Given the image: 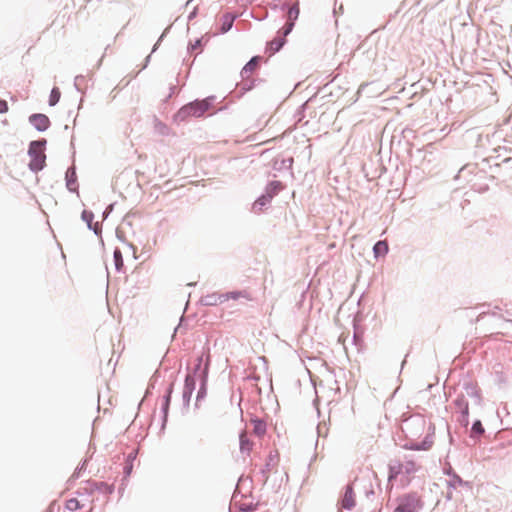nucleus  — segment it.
Listing matches in <instances>:
<instances>
[{
  "instance_id": "9b49d317",
  "label": "nucleus",
  "mask_w": 512,
  "mask_h": 512,
  "mask_svg": "<svg viewBox=\"0 0 512 512\" xmlns=\"http://www.w3.org/2000/svg\"><path fill=\"white\" fill-rule=\"evenodd\" d=\"M404 466H405V462L404 463L397 462V463L392 464L390 466V470H389V480L395 479L401 473H403Z\"/></svg>"
},
{
  "instance_id": "39448f33",
  "label": "nucleus",
  "mask_w": 512,
  "mask_h": 512,
  "mask_svg": "<svg viewBox=\"0 0 512 512\" xmlns=\"http://www.w3.org/2000/svg\"><path fill=\"white\" fill-rule=\"evenodd\" d=\"M340 505L343 509L351 510L356 505V495L352 484H349L345 488L344 495L340 501Z\"/></svg>"
},
{
  "instance_id": "b1692460",
  "label": "nucleus",
  "mask_w": 512,
  "mask_h": 512,
  "mask_svg": "<svg viewBox=\"0 0 512 512\" xmlns=\"http://www.w3.org/2000/svg\"><path fill=\"white\" fill-rule=\"evenodd\" d=\"M462 414L465 418H467L469 415V408L467 403H464L463 405Z\"/></svg>"
},
{
  "instance_id": "7ed1b4c3",
  "label": "nucleus",
  "mask_w": 512,
  "mask_h": 512,
  "mask_svg": "<svg viewBox=\"0 0 512 512\" xmlns=\"http://www.w3.org/2000/svg\"><path fill=\"white\" fill-rule=\"evenodd\" d=\"M29 156L31 158L29 167L37 172L43 169L45 165L46 155L44 153V144L39 141H33L29 147Z\"/></svg>"
},
{
  "instance_id": "9d476101",
  "label": "nucleus",
  "mask_w": 512,
  "mask_h": 512,
  "mask_svg": "<svg viewBox=\"0 0 512 512\" xmlns=\"http://www.w3.org/2000/svg\"><path fill=\"white\" fill-rule=\"evenodd\" d=\"M416 505L414 501L410 499H406L405 501H402L394 510V512H415L416 511Z\"/></svg>"
},
{
  "instance_id": "6ab92c4d",
  "label": "nucleus",
  "mask_w": 512,
  "mask_h": 512,
  "mask_svg": "<svg viewBox=\"0 0 512 512\" xmlns=\"http://www.w3.org/2000/svg\"><path fill=\"white\" fill-rule=\"evenodd\" d=\"M299 16V7L298 5H294L290 7L288 11V23H293L294 20H296Z\"/></svg>"
},
{
  "instance_id": "423d86ee",
  "label": "nucleus",
  "mask_w": 512,
  "mask_h": 512,
  "mask_svg": "<svg viewBox=\"0 0 512 512\" xmlns=\"http://www.w3.org/2000/svg\"><path fill=\"white\" fill-rule=\"evenodd\" d=\"M30 123L39 131H45L49 125V118L44 114H33L29 118Z\"/></svg>"
},
{
  "instance_id": "0eeeda50",
  "label": "nucleus",
  "mask_w": 512,
  "mask_h": 512,
  "mask_svg": "<svg viewBox=\"0 0 512 512\" xmlns=\"http://www.w3.org/2000/svg\"><path fill=\"white\" fill-rule=\"evenodd\" d=\"M201 301L208 306H216L225 303L223 293L213 292L202 297Z\"/></svg>"
},
{
  "instance_id": "f8f14e48",
  "label": "nucleus",
  "mask_w": 512,
  "mask_h": 512,
  "mask_svg": "<svg viewBox=\"0 0 512 512\" xmlns=\"http://www.w3.org/2000/svg\"><path fill=\"white\" fill-rule=\"evenodd\" d=\"M253 432L257 436H263L266 433V424L260 419L252 420Z\"/></svg>"
},
{
  "instance_id": "393cba45",
  "label": "nucleus",
  "mask_w": 512,
  "mask_h": 512,
  "mask_svg": "<svg viewBox=\"0 0 512 512\" xmlns=\"http://www.w3.org/2000/svg\"><path fill=\"white\" fill-rule=\"evenodd\" d=\"M186 386H193L194 385V379L190 375H188L185 379Z\"/></svg>"
},
{
  "instance_id": "ddd939ff",
  "label": "nucleus",
  "mask_w": 512,
  "mask_h": 512,
  "mask_svg": "<svg viewBox=\"0 0 512 512\" xmlns=\"http://www.w3.org/2000/svg\"><path fill=\"white\" fill-rule=\"evenodd\" d=\"M84 505L77 498H70L65 502V509L74 512L81 509Z\"/></svg>"
},
{
  "instance_id": "f257e3e1",
  "label": "nucleus",
  "mask_w": 512,
  "mask_h": 512,
  "mask_svg": "<svg viewBox=\"0 0 512 512\" xmlns=\"http://www.w3.org/2000/svg\"><path fill=\"white\" fill-rule=\"evenodd\" d=\"M431 423L424 417L416 415L406 419L402 424V431L406 437L414 441L411 445L413 449H429L433 443L431 436L432 432Z\"/></svg>"
},
{
  "instance_id": "4be33fe9",
  "label": "nucleus",
  "mask_w": 512,
  "mask_h": 512,
  "mask_svg": "<svg viewBox=\"0 0 512 512\" xmlns=\"http://www.w3.org/2000/svg\"><path fill=\"white\" fill-rule=\"evenodd\" d=\"M472 431L474 433L482 434L484 433V428L480 421H476L472 426Z\"/></svg>"
},
{
  "instance_id": "2eb2a0df",
  "label": "nucleus",
  "mask_w": 512,
  "mask_h": 512,
  "mask_svg": "<svg viewBox=\"0 0 512 512\" xmlns=\"http://www.w3.org/2000/svg\"><path fill=\"white\" fill-rule=\"evenodd\" d=\"M273 195L272 194H268V195H263L261 196L260 198H258L254 205H253V208L255 210H258V211H261L262 210V207L265 206L267 203H269L272 199Z\"/></svg>"
},
{
  "instance_id": "f3484780",
  "label": "nucleus",
  "mask_w": 512,
  "mask_h": 512,
  "mask_svg": "<svg viewBox=\"0 0 512 512\" xmlns=\"http://www.w3.org/2000/svg\"><path fill=\"white\" fill-rule=\"evenodd\" d=\"M113 257H114L115 267H116V269L118 271H120L123 268V266H124V262H123V257H122L121 251L119 249H115Z\"/></svg>"
},
{
  "instance_id": "dca6fc26",
  "label": "nucleus",
  "mask_w": 512,
  "mask_h": 512,
  "mask_svg": "<svg viewBox=\"0 0 512 512\" xmlns=\"http://www.w3.org/2000/svg\"><path fill=\"white\" fill-rule=\"evenodd\" d=\"M240 449L242 452L250 453L252 449V443L249 441L245 433L240 435Z\"/></svg>"
},
{
  "instance_id": "f03ea898",
  "label": "nucleus",
  "mask_w": 512,
  "mask_h": 512,
  "mask_svg": "<svg viewBox=\"0 0 512 512\" xmlns=\"http://www.w3.org/2000/svg\"><path fill=\"white\" fill-rule=\"evenodd\" d=\"M212 98L195 101L183 106L178 112V117L185 119L187 117H201L211 107Z\"/></svg>"
},
{
  "instance_id": "412c9836",
  "label": "nucleus",
  "mask_w": 512,
  "mask_h": 512,
  "mask_svg": "<svg viewBox=\"0 0 512 512\" xmlns=\"http://www.w3.org/2000/svg\"><path fill=\"white\" fill-rule=\"evenodd\" d=\"M416 471V464L413 461H406L404 466V472L410 474Z\"/></svg>"
},
{
  "instance_id": "5701e85b",
  "label": "nucleus",
  "mask_w": 512,
  "mask_h": 512,
  "mask_svg": "<svg viewBox=\"0 0 512 512\" xmlns=\"http://www.w3.org/2000/svg\"><path fill=\"white\" fill-rule=\"evenodd\" d=\"M8 111V104L5 100L0 99V113H6Z\"/></svg>"
},
{
  "instance_id": "20e7f679",
  "label": "nucleus",
  "mask_w": 512,
  "mask_h": 512,
  "mask_svg": "<svg viewBox=\"0 0 512 512\" xmlns=\"http://www.w3.org/2000/svg\"><path fill=\"white\" fill-rule=\"evenodd\" d=\"M293 25L294 23H287L285 25L282 36H277L272 41L269 42L268 49L271 52V54H274L281 49V47L285 43V37L291 32Z\"/></svg>"
},
{
  "instance_id": "1a4fd4ad",
  "label": "nucleus",
  "mask_w": 512,
  "mask_h": 512,
  "mask_svg": "<svg viewBox=\"0 0 512 512\" xmlns=\"http://www.w3.org/2000/svg\"><path fill=\"white\" fill-rule=\"evenodd\" d=\"M223 296L225 297V302L232 299V300H238L240 298H245L246 300H252L250 294L247 291H232L228 293H223Z\"/></svg>"
},
{
  "instance_id": "4468645a",
  "label": "nucleus",
  "mask_w": 512,
  "mask_h": 512,
  "mask_svg": "<svg viewBox=\"0 0 512 512\" xmlns=\"http://www.w3.org/2000/svg\"><path fill=\"white\" fill-rule=\"evenodd\" d=\"M374 254L375 256H383L388 252V244L386 241H378L374 245Z\"/></svg>"
},
{
  "instance_id": "a211bd4d",
  "label": "nucleus",
  "mask_w": 512,
  "mask_h": 512,
  "mask_svg": "<svg viewBox=\"0 0 512 512\" xmlns=\"http://www.w3.org/2000/svg\"><path fill=\"white\" fill-rule=\"evenodd\" d=\"M60 96H61L60 90L57 87H54L52 89L50 97H49V104L51 106L56 105L60 99Z\"/></svg>"
},
{
  "instance_id": "aec40b11",
  "label": "nucleus",
  "mask_w": 512,
  "mask_h": 512,
  "mask_svg": "<svg viewBox=\"0 0 512 512\" xmlns=\"http://www.w3.org/2000/svg\"><path fill=\"white\" fill-rule=\"evenodd\" d=\"M232 24H233V18L226 16L225 21L223 22V25L221 28L222 32L225 33L228 30H230V28L232 27Z\"/></svg>"
},
{
  "instance_id": "6e6552de",
  "label": "nucleus",
  "mask_w": 512,
  "mask_h": 512,
  "mask_svg": "<svg viewBox=\"0 0 512 512\" xmlns=\"http://www.w3.org/2000/svg\"><path fill=\"white\" fill-rule=\"evenodd\" d=\"M260 57H253L242 69L241 75L243 78H249L258 68Z\"/></svg>"
},
{
  "instance_id": "a878e982",
  "label": "nucleus",
  "mask_w": 512,
  "mask_h": 512,
  "mask_svg": "<svg viewBox=\"0 0 512 512\" xmlns=\"http://www.w3.org/2000/svg\"><path fill=\"white\" fill-rule=\"evenodd\" d=\"M272 185H275V187H277V186L280 185V183L279 182H274V183H272Z\"/></svg>"
}]
</instances>
